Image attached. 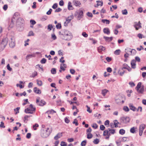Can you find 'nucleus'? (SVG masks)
<instances>
[{
	"instance_id": "nucleus-19",
	"label": "nucleus",
	"mask_w": 146,
	"mask_h": 146,
	"mask_svg": "<svg viewBox=\"0 0 146 146\" xmlns=\"http://www.w3.org/2000/svg\"><path fill=\"white\" fill-rule=\"evenodd\" d=\"M74 4L76 6H79L81 4V3L79 1L74 0L73 2Z\"/></svg>"
},
{
	"instance_id": "nucleus-23",
	"label": "nucleus",
	"mask_w": 146,
	"mask_h": 146,
	"mask_svg": "<svg viewBox=\"0 0 146 146\" xmlns=\"http://www.w3.org/2000/svg\"><path fill=\"white\" fill-rule=\"evenodd\" d=\"M74 16L73 15H71L68 17L66 19V21L68 22V23H69L71 20L73 19Z\"/></svg>"
},
{
	"instance_id": "nucleus-37",
	"label": "nucleus",
	"mask_w": 146,
	"mask_h": 146,
	"mask_svg": "<svg viewBox=\"0 0 146 146\" xmlns=\"http://www.w3.org/2000/svg\"><path fill=\"white\" fill-rule=\"evenodd\" d=\"M34 55L33 54H28L26 58L27 60L29 58H31L32 57H34Z\"/></svg>"
},
{
	"instance_id": "nucleus-29",
	"label": "nucleus",
	"mask_w": 146,
	"mask_h": 146,
	"mask_svg": "<svg viewBox=\"0 0 146 146\" xmlns=\"http://www.w3.org/2000/svg\"><path fill=\"white\" fill-rule=\"evenodd\" d=\"M102 21L104 23H106V24H109L110 23V21L107 19H102Z\"/></svg>"
},
{
	"instance_id": "nucleus-21",
	"label": "nucleus",
	"mask_w": 146,
	"mask_h": 146,
	"mask_svg": "<svg viewBox=\"0 0 146 146\" xmlns=\"http://www.w3.org/2000/svg\"><path fill=\"white\" fill-rule=\"evenodd\" d=\"M62 136V133H59L54 138L55 140H57L58 139L60 138Z\"/></svg>"
},
{
	"instance_id": "nucleus-50",
	"label": "nucleus",
	"mask_w": 146,
	"mask_h": 146,
	"mask_svg": "<svg viewBox=\"0 0 146 146\" xmlns=\"http://www.w3.org/2000/svg\"><path fill=\"white\" fill-rule=\"evenodd\" d=\"M24 101H25V102L23 103L22 104L23 106H25V105H26L28 103H29L28 99L24 100Z\"/></svg>"
},
{
	"instance_id": "nucleus-39",
	"label": "nucleus",
	"mask_w": 146,
	"mask_h": 146,
	"mask_svg": "<svg viewBox=\"0 0 146 146\" xmlns=\"http://www.w3.org/2000/svg\"><path fill=\"white\" fill-rule=\"evenodd\" d=\"M86 143V140L83 141L81 144V145L82 146H85Z\"/></svg>"
},
{
	"instance_id": "nucleus-32",
	"label": "nucleus",
	"mask_w": 146,
	"mask_h": 146,
	"mask_svg": "<svg viewBox=\"0 0 146 146\" xmlns=\"http://www.w3.org/2000/svg\"><path fill=\"white\" fill-rule=\"evenodd\" d=\"M119 122H117V120H114L113 123L115 127H118L117 125L119 124Z\"/></svg>"
},
{
	"instance_id": "nucleus-44",
	"label": "nucleus",
	"mask_w": 146,
	"mask_h": 146,
	"mask_svg": "<svg viewBox=\"0 0 146 146\" xmlns=\"http://www.w3.org/2000/svg\"><path fill=\"white\" fill-rule=\"evenodd\" d=\"M46 61V59L45 58H43L40 61V63L41 64H45Z\"/></svg>"
},
{
	"instance_id": "nucleus-41",
	"label": "nucleus",
	"mask_w": 146,
	"mask_h": 146,
	"mask_svg": "<svg viewBox=\"0 0 146 146\" xmlns=\"http://www.w3.org/2000/svg\"><path fill=\"white\" fill-rule=\"evenodd\" d=\"M119 133L121 135H123L125 133V131L123 129H121L119 131Z\"/></svg>"
},
{
	"instance_id": "nucleus-48",
	"label": "nucleus",
	"mask_w": 146,
	"mask_h": 146,
	"mask_svg": "<svg viewBox=\"0 0 146 146\" xmlns=\"http://www.w3.org/2000/svg\"><path fill=\"white\" fill-rule=\"evenodd\" d=\"M0 127L3 128L5 127V126L4 125V123L3 121H1V123L0 124Z\"/></svg>"
},
{
	"instance_id": "nucleus-64",
	"label": "nucleus",
	"mask_w": 146,
	"mask_h": 146,
	"mask_svg": "<svg viewBox=\"0 0 146 146\" xmlns=\"http://www.w3.org/2000/svg\"><path fill=\"white\" fill-rule=\"evenodd\" d=\"M70 72L71 74H74L75 73V71L74 69H71L70 70Z\"/></svg>"
},
{
	"instance_id": "nucleus-43",
	"label": "nucleus",
	"mask_w": 146,
	"mask_h": 146,
	"mask_svg": "<svg viewBox=\"0 0 146 146\" xmlns=\"http://www.w3.org/2000/svg\"><path fill=\"white\" fill-rule=\"evenodd\" d=\"M99 142V140L98 139H96L94 140L93 143L96 144H98Z\"/></svg>"
},
{
	"instance_id": "nucleus-16",
	"label": "nucleus",
	"mask_w": 146,
	"mask_h": 146,
	"mask_svg": "<svg viewBox=\"0 0 146 146\" xmlns=\"http://www.w3.org/2000/svg\"><path fill=\"white\" fill-rule=\"evenodd\" d=\"M34 91L37 94H40L41 93V90L36 87L34 88Z\"/></svg>"
},
{
	"instance_id": "nucleus-38",
	"label": "nucleus",
	"mask_w": 146,
	"mask_h": 146,
	"mask_svg": "<svg viewBox=\"0 0 146 146\" xmlns=\"http://www.w3.org/2000/svg\"><path fill=\"white\" fill-rule=\"evenodd\" d=\"M92 137V135L91 133H88L87 135V138L88 139H91Z\"/></svg>"
},
{
	"instance_id": "nucleus-18",
	"label": "nucleus",
	"mask_w": 146,
	"mask_h": 146,
	"mask_svg": "<svg viewBox=\"0 0 146 146\" xmlns=\"http://www.w3.org/2000/svg\"><path fill=\"white\" fill-rule=\"evenodd\" d=\"M103 37L106 41L108 42L111 41L112 40L113 38L112 37H110L106 36H104Z\"/></svg>"
},
{
	"instance_id": "nucleus-14",
	"label": "nucleus",
	"mask_w": 146,
	"mask_h": 146,
	"mask_svg": "<svg viewBox=\"0 0 146 146\" xmlns=\"http://www.w3.org/2000/svg\"><path fill=\"white\" fill-rule=\"evenodd\" d=\"M24 21L23 19L21 17L19 18L17 21V23L19 25L24 23Z\"/></svg>"
},
{
	"instance_id": "nucleus-61",
	"label": "nucleus",
	"mask_w": 146,
	"mask_h": 146,
	"mask_svg": "<svg viewBox=\"0 0 146 146\" xmlns=\"http://www.w3.org/2000/svg\"><path fill=\"white\" fill-rule=\"evenodd\" d=\"M64 3L63 0H62L60 1L59 3V5L61 6H63L64 5Z\"/></svg>"
},
{
	"instance_id": "nucleus-59",
	"label": "nucleus",
	"mask_w": 146,
	"mask_h": 146,
	"mask_svg": "<svg viewBox=\"0 0 146 146\" xmlns=\"http://www.w3.org/2000/svg\"><path fill=\"white\" fill-rule=\"evenodd\" d=\"M7 69L10 71H11L12 70V69L9 66V64H8L7 66Z\"/></svg>"
},
{
	"instance_id": "nucleus-51",
	"label": "nucleus",
	"mask_w": 146,
	"mask_h": 146,
	"mask_svg": "<svg viewBox=\"0 0 146 146\" xmlns=\"http://www.w3.org/2000/svg\"><path fill=\"white\" fill-rule=\"evenodd\" d=\"M60 145L61 146H66L67 145V144L65 142L62 141Z\"/></svg>"
},
{
	"instance_id": "nucleus-9",
	"label": "nucleus",
	"mask_w": 146,
	"mask_h": 146,
	"mask_svg": "<svg viewBox=\"0 0 146 146\" xmlns=\"http://www.w3.org/2000/svg\"><path fill=\"white\" fill-rule=\"evenodd\" d=\"M145 128V125L142 124L139 125V133L140 136L142 135L143 129Z\"/></svg>"
},
{
	"instance_id": "nucleus-47",
	"label": "nucleus",
	"mask_w": 146,
	"mask_h": 146,
	"mask_svg": "<svg viewBox=\"0 0 146 146\" xmlns=\"http://www.w3.org/2000/svg\"><path fill=\"white\" fill-rule=\"evenodd\" d=\"M128 65L127 64H124L123 65V67L122 68V70H123V69H126V68H127V67H128Z\"/></svg>"
},
{
	"instance_id": "nucleus-27",
	"label": "nucleus",
	"mask_w": 146,
	"mask_h": 146,
	"mask_svg": "<svg viewBox=\"0 0 146 146\" xmlns=\"http://www.w3.org/2000/svg\"><path fill=\"white\" fill-rule=\"evenodd\" d=\"M83 12L82 11H81L79 13L78 17L79 18V19L82 17L83 16Z\"/></svg>"
},
{
	"instance_id": "nucleus-4",
	"label": "nucleus",
	"mask_w": 146,
	"mask_h": 146,
	"mask_svg": "<svg viewBox=\"0 0 146 146\" xmlns=\"http://www.w3.org/2000/svg\"><path fill=\"white\" fill-rule=\"evenodd\" d=\"M35 108L33 107L32 104H31L29 107L25 109V112L27 113L32 114L33 113V112L35 111Z\"/></svg>"
},
{
	"instance_id": "nucleus-6",
	"label": "nucleus",
	"mask_w": 146,
	"mask_h": 146,
	"mask_svg": "<svg viewBox=\"0 0 146 146\" xmlns=\"http://www.w3.org/2000/svg\"><path fill=\"white\" fill-rule=\"evenodd\" d=\"M115 133V131L114 129L108 128L104 131L103 135L104 136H106V135H110L111 134H114Z\"/></svg>"
},
{
	"instance_id": "nucleus-15",
	"label": "nucleus",
	"mask_w": 146,
	"mask_h": 146,
	"mask_svg": "<svg viewBox=\"0 0 146 146\" xmlns=\"http://www.w3.org/2000/svg\"><path fill=\"white\" fill-rule=\"evenodd\" d=\"M131 68L135 69L136 68V61L135 60H133L131 62Z\"/></svg>"
},
{
	"instance_id": "nucleus-8",
	"label": "nucleus",
	"mask_w": 146,
	"mask_h": 146,
	"mask_svg": "<svg viewBox=\"0 0 146 146\" xmlns=\"http://www.w3.org/2000/svg\"><path fill=\"white\" fill-rule=\"evenodd\" d=\"M36 103L37 104L40 106H42L46 104V102L43 100H40L39 98H37L36 100Z\"/></svg>"
},
{
	"instance_id": "nucleus-57",
	"label": "nucleus",
	"mask_w": 146,
	"mask_h": 146,
	"mask_svg": "<svg viewBox=\"0 0 146 146\" xmlns=\"http://www.w3.org/2000/svg\"><path fill=\"white\" fill-rule=\"evenodd\" d=\"M92 126L93 128L95 129L97 128L98 127V125L96 123H93Z\"/></svg>"
},
{
	"instance_id": "nucleus-7",
	"label": "nucleus",
	"mask_w": 146,
	"mask_h": 146,
	"mask_svg": "<svg viewBox=\"0 0 146 146\" xmlns=\"http://www.w3.org/2000/svg\"><path fill=\"white\" fill-rule=\"evenodd\" d=\"M9 44L10 47L13 48L15 46V38L14 37L11 36L9 40Z\"/></svg>"
},
{
	"instance_id": "nucleus-36",
	"label": "nucleus",
	"mask_w": 146,
	"mask_h": 146,
	"mask_svg": "<svg viewBox=\"0 0 146 146\" xmlns=\"http://www.w3.org/2000/svg\"><path fill=\"white\" fill-rule=\"evenodd\" d=\"M108 91L106 89L102 90V95L104 96Z\"/></svg>"
},
{
	"instance_id": "nucleus-63",
	"label": "nucleus",
	"mask_w": 146,
	"mask_h": 146,
	"mask_svg": "<svg viewBox=\"0 0 146 146\" xmlns=\"http://www.w3.org/2000/svg\"><path fill=\"white\" fill-rule=\"evenodd\" d=\"M129 84L131 87H133L135 86V84L133 82H129Z\"/></svg>"
},
{
	"instance_id": "nucleus-60",
	"label": "nucleus",
	"mask_w": 146,
	"mask_h": 146,
	"mask_svg": "<svg viewBox=\"0 0 146 146\" xmlns=\"http://www.w3.org/2000/svg\"><path fill=\"white\" fill-rule=\"evenodd\" d=\"M8 6L7 5H5L3 7V10L5 11L6 10Z\"/></svg>"
},
{
	"instance_id": "nucleus-28",
	"label": "nucleus",
	"mask_w": 146,
	"mask_h": 146,
	"mask_svg": "<svg viewBox=\"0 0 146 146\" xmlns=\"http://www.w3.org/2000/svg\"><path fill=\"white\" fill-rule=\"evenodd\" d=\"M137 128L135 127H133L131 128L130 129V132L131 133H134L135 132V129H137Z\"/></svg>"
},
{
	"instance_id": "nucleus-62",
	"label": "nucleus",
	"mask_w": 146,
	"mask_h": 146,
	"mask_svg": "<svg viewBox=\"0 0 146 146\" xmlns=\"http://www.w3.org/2000/svg\"><path fill=\"white\" fill-rule=\"evenodd\" d=\"M82 35L85 37H87L88 36V35L86 32H84L82 33Z\"/></svg>"
},
{
	"instance_id": "nucleus-22",
	"label": "nucleus",
	"mask_w": 146,
	"mask_h": 146,
	"mask_svg": "<svg viewBox=\"0 0 146 146\" xmlns=\"http://www.w3.org/2000/svg\"><path fill=\"white\" fill-rule=\"evenodd\" d=\"M68 8L69 10H72L74 8L72 7V6L71 5V3L69 1L68 3Z\"/></svg>"
},
{
	"instance_id": "nucleus-26",
	"label": "nucleus",
	"mask_w": 146,
	"mask_h": 146,
	"mask_svg": "<svg viewBox=\"0 0 146 146\" xmlns=\"http://www.w3.org/2000/svg\"><path fill=\"white\" fill-rule=\"evenodd\" d=\"M129 107L130 110L133 111H136V108L132 104H130L129 105Z\"/></svg>"
},
{
	"instance_id": "nucleus-11",
	"label": "nucleus",
	"mask_w": 146,
	"mask_h": 146,
	"mask_svg": "<svg viewBox=\"0 0 146 146\" xmlns=\"http://www.w3.org/2000/svg\"><path fill=\"white\" fill-rule=\"evenodd\" d=\"M17 13H16L14 14L11 20V23L10 25H9V27L12 28L13 27L14 25V23L15 20V17L16 15H17Z\"/></svg>"
},
{
	"instance_id": "nucleus-33",
	"label": "nucleus",
	"mask_w": 146,
	"mask_h": 146,
	"mask_svg": "<svg viewBox=\"0 0 146 146\" xmlns=\"http://www.w3.org/2000/svg\"><path fill=\"white\" fill-rule=\"evenodd\" d=\"M123 110L126 112H128L129 111V108L127 106H125L123 108Z\"/></svg>"
},
{
	"instance_id": "nucleus-13",
	"label": "nucleus",
	"mask_w": 146,
	"mask_h": 146,
	"mask_svg": "<svg viewBox=\"0 0 146 146\" xmlns=\"http://www.w3.org/2000/svg\"><path fill=\"white\" fill-rule=\"evenodd\" d=\"M141 23L139 21L138 23H137L134 25V27L135 28L136 30H138L139 29L141 28Z\"/></svg>"
},
{
	"instance_id": "nucleus-17",
	"label": "nucleus",
	"mask_w": 146,
	"mask_h": 146,
	"mask_svg": "<svg viewBox=\"0 0 146 146\" xmlns=\"http://www.w3.org/2000/svg\"><path fill=\"white\" fill-rule=\"evenodd\" d=\"M104 33L107 35H109L110 33V31L109 29L108 28H105L103 29Z\"/></svg>"
},
{
	"instance_id": "nucleus-42",
	"label": "nucleus",
	"mask_w": 146,
	"mask_h": 146,
	"mask_svg": "<svg viewBox=\"0 0 146 146\" xmlns=\"http://www.w3.org/2000/svg\"><path fill=\"white\" fill-rule=\"evenodd\" d=\"M56 27L57 29H60L61 28V25L60 23H58L56 25Z\"/></svg>"
},
{
	"instance_id": "nucleus-34",
	"label": "nucleus",
	"mask_w": 146,
	"mask_h": 146,
	"mask_svg": "<svg viewBox=\"0 0 146 146\" xmlns=\"http://www.w3.org/2000/svg\"><path fill=\"white\" fill-rule=\"evenodd\" d=\"M121 52V50L119 49H118L116 50L114 52V54L117 55H118L119 54L120 52Z\"/></svg>"
},
{
	"instance_id": "nucleus-45",
	"label": "nucleus",
	"mask_w": 146,
	"mask_h": 146,
	"mask_svg": "<svg viewBox=\"0 0 146 146\" xmlns=\"http://www.w3.org/2000/svg\"><path fill=\"white\" fill-rule=\"evenodd\" d=\"M37 72H35L31 76V77H35L36 76H37Z\"/></svg>"
},
{
	"instance_id": "nucleus-20",
	"label": "nucleus",
	"mask_w": 146,
	"mask_h": 146,
	"mask_svg": "<svg viewBox=\"0 0 146 146\" xmlns=\"http://www.w3.org/2000/svg\"><path fill=\"white\" fill-rule=\"evenodd\" d=\"M106 49L105 47L102 46H100L98 48V50L99 52H101L102 51Z\"/></svg>"
},
{
	"instance_id": "nucleus-58",
	"label": "nucleus",
	"mask_w": 146,
	"mask_h": 146,
	"mask_svg": "<svg viewBox=\"0 0 146 146\" xmlns=\"http://www.w3.org/2000/svg\"><path fill=\"white\" fill-rule=\"evenodd\" d=\"M86 107H87V111L88 112L90 113H91L92 111L91 110H90V108L87 105L86 106Z\"/></svg>"
},
{
	"instance_id": "nucleus-3",
	"label": "nucleus",
	"mask_w": 146,
	"mask_h": 146,
	"mask_svg": "<svg viewBox=\"0 0 146 146\" xmlns=\"http://www.w3.org/2000/svg\"><path fill=\"white\" fill-rule=\"evenodd\" d=\"M8 39L7 37H4L0 43V48L2 50H3L7 45Z\"/></svg>"
},
{
	"instance_id": "nucleus-1",
	"label": "nucleus",
	"mask_w": 146,
	"mask_h": 146,
	"mask_svg": "<svg viewBox=\"0 0 146 146\" xmlns=\"http://www.w3.org/2000/svg\"><path fill=\"white\" fill-rule=\"evenodd\" d=\"M51 132V131L49 128L42 129L41 131L40 135L43 138H46L49 136Z\"/></svg>"
},
{
	"instance_id": "nucleus-2",
	"label": "nucleus",
	"mask_w": 146,
	"mask_h": 146,
	"mask_svg": "<svg viewBox=\"0 0 146 146\" xmlns=\"http://www.w3.org/2000/svg\"><path fill=\"white\" fill-rule=\"evenodd\" d=\"M62 35L63 36V39L65 40H70L72 38V35L70 32L67 31H65L64 34H62Z\"/></svg>"
},
{
	"instance_id": "nucleus-12",
	"label": "nucleus",
	"mask_w": 146,
	"mask_h": 146,
	"mask_svg": "<svg viewBox=\"0 0 146 146\" xmlns=\"http://www.w3.org/2000/svg\"><path fill=\"white\" fill-rule=\"evenodd\" d=\"M67 65L66 64H61L60 65V70H59V71L61 72H62V70L63 71H64L65 70V68H66Z\"/></svg>"
},
{
	"instance_id": "nucleus-5",
	"label": "nucleus",
	"mask_w": 146,
	"mask_h": 146,
	"mask_svg": "<svg viewBox=\"0 0 146 146\" xmlns=\"http://www.w3.org/2000/svg\"><path fill=\"white\" fill-rule=\"evenodd\" d=\"M135 89L139 93L142 94L144 91V86H141V82H139L137 84Z\"/></svg>"
},
{
	"instance_id": "nucleus-31",
	"label": "nucleus",
	"mask_w": 146,
	"mask_h": 146,
	"mask_svg": "<svg viewBox=\"0 0 146 146\" xmlns=\"http://www.w3.org/2000/svg\"><path fill=\"white\" fill-rule=\"evenodd\" d=\"M36 81L37 84L38 86H41L42 85V82L41 80H37Z\"/></svg>"
},
{
	"instance_id": "nucleus-55",
	"label": "nucleus",
	"mask_w": 146,
	"mask_h": 146,
	"mask_svg": "<svg viewBox=\"0 0 146 146\" xmlns=\"http://www.w3.org/2000/svg\"><path fill=\"white\" fill-rule=\"evenodd\" d=\"M87 15L89 17H93V15L92 13L88 12L87 13Z\"/></svg>"
},
{
	"instance_id": "nucleus-54",
	"label": "nucleus",
	"mask_w": 146,
	"mask_h": 146,
	"mask_svg": "<svg viewBox=\"0 0 146 146\" xmlns=\"http://www.w3.org/2000/svg\"><path fill=\"white\" fill-rule=\"evenodd\" d=\"M57 4L56 3H55L53 5L52 7V8L53 9H56L57 7Z\"/></svg>"
},
{
	"instance_id": "nucleus-24",
	"label": "nucleus",
	"mask_w": 146,
	"mask_h": 146,
	"mask_svg": "<svg viewBox=\"0 0 146 146\" xmlns=\"http://www.w3.org/2000/svg\"><path fill=\"white\" fill-rule=\"evenodd\" d=\"M32 115H26L24 117V121L25 123H27V121H28V118L29 117H32Z\"/></svg>"
},
{
	"instance_id": "nucleus-49",
	"label": "nucleus",
	"mask_w": 146,
	"mask_h": 146,
	"mask_svg": "<svg viewBox=\"0 0 146 146\" xmlns=\"http://www.w3.org/2000/svg\"><path fill=\"white\" fill-rule=\"evenodd\" d=\"M73 123L75 124V125L76 126L78 125V122L77 120L76 119H74V121L73 122Z\"/></svg>"
},
{
	"instance_id": "nucleus-56",
	"label": "nucleus",
	"mask_w": 146,
	"mask_h": 146,
	"mask_svg": "<svg viewBox=\"0 0 146 146\" xmlns=\"http://www.w3.org/2000/svg\"><path fill=\"white\" fill-rule=\"evenodd\" d=\"M110 121L108 120H106L104 123L105 125H109Z\"/></svg>"
},
{
	"instance_id": "nucleus-52",
	"label": "nucleus",
	"mask_w": 146,
	"mask_h": 146,
	"mask_svg": "<svg viewBox=\"0 0 146 146\" xmlns=\"http://www.w3.org/2000/svg\"><path fill=\"white\" fill-rule=\"evenodd\" d=\"M53 28V26L52 25H49L48 26V29H49L50 31H51L52 28Z\"/></svg>"
},
{
	"instance_id": "nucleus-46",
	"label": "nucleus",
	"mask_w": 146,
	"mask_h": 146,
	"mask_svg": "<svg viewBox=\"0 0 146 146\" xmlns=\"http://www.w3.org/2000/svg\"><path fill=\"white\" fill-rule=\"evenodd\" d=\"M34 33H33V31H30L29 32L28 35V36H34Z\"/></svg>"
},
{
	"instance_id": "nucleus-40",
	"label": "nucleus",
	"mask_w": 146,
	"mask_h": 146,
	"mask_svg": "<svg viewBox=\"0 0 146 146\" xmlns=\"http://www.w3.org/2000/svg\"><path fill=\"white\" fill-rule=\"evenodd\" d=\"M122 13L123 15H126L127 14V9H125L122 11Z\"/></svg>"
},
{
	"instance_id": "nucleus-30",
	"label": "nucleus",
	"mask_w": 146,
	"mask_h": 146,
	"mask_svg": "<svg viewBox=\"0 0 146 146\" xmlns=\"http://www.w3.org/2000/svg\"><path fill=\"white\" fill-rule=\"evenodd\" d=\"M127 50V49H125V51L126 52V54H125L124 55V56L125 58H127L129 57V54L128 53V51H126Z\"/></svg>"
},
{
	"instance_id": "nucleus-10",
	"label": "nucleus",
	"mask_w": 146,
	"mask_h": 146,
	"mask_svg": "<svg viewBox=\"0 0 146 146\" xmlns=\"http://www.w3.org/2000/svg\"><path fill=\"white\" fill-rule=\"evenodd\" d=\"M121 119L122 122L124 123H127L129 122V118L128 117H122Z\"/></svg>"
},
{
	"instance_id": "nucleus-35",
	"label": "nucleus",
	"mask_w": 146,
	"mask_h": 146,
	"mask_svg": "<svg viewBox=\"0 0 146 146\" xmlns=\"http://www.w3.org/2000/svg\"><path fill=\"white\" fill-rule=\"evenodd\" d=\"M51 73L52 74H55L56 73V70L55 68H52L51 70Z\"/></svg>"
},
{
	"instance_id": "nucleus-53",
	"label": "nucleus",
	"mask_w": 146,
	"mask_h": 146,
	"mask_svg": "<svg viewBox=\"0 0 146 146\" xmlns=\"http://www.w3.org/2000/svg\"><path fill=\"white\" fill-rule=\"evenodd\" d=\"M47 19V17L46 16H43L41 18V20L42 21H44L46 20Z\"/></svg>"
},
{
	"instance_id": "nucleus-25",
	"label": "nucleus",
	"mask_w": 146,
	"mask_h": 146,
	"mask_svg": "<svg viewBox=\"0 0 146 146\" xmlns=\"http://www.w3.org/2000/svg\"><path fill=\"white\" fill-rule=\"evenodd\" d=\"M96 2L98 3L97 4V6H95V7H98V6H102L103 5V2L102 1H97Z\"/></svg>"
}]
</instances>
